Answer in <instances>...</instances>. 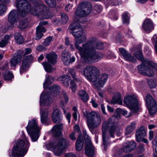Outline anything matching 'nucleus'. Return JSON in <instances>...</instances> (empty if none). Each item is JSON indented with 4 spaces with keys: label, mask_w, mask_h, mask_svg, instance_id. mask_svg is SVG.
<instances>
[{
    "label": "nucleus",
    "mask_w": 157,
    "mask_h": 157,
    "mask_svg": "<svg viewBox=\"0 0 157 157\" xmlns=\"http://www.w3.org/2000/svg\"><path fill=\"white\" fill-rule=\"evenodd\" d=\"M124 103L129 109L136 112L139 109L138 102L135 96H128L124 97Z\"/></svg>",
    "instance_id": "obj_10"
},
{
    "label": "nucleus",
    "mask_w": 157,
    "mask_h": 157,
    "mask_svg": "<svg viewBox=\"0 0 157 157\" xmlns=\"http://www.w3.org/2000/svg\"><path fill=\"white\" fill-rule=\"evenodd\" d=\"M4 79L5 80H10L13 78V75L11 72L9 71H6L2 73Z\"/></svg>",
    "instance_id": "obj_36"
},
{
    "label": "nucleus",
    "mask_w": 157,
    "mask_h": 157,
    "mask_svg": "<svg viewBox=\"0 0 157 157\" xmlns=\"http://www.w3.org/2000/svg\"><path fill=\"white\" fill-rule=\"evenodd\" d=\"M46 58L49 62L54 65L57 61V55L55 52H52L47 54Z\"/></svg>",
    "instance_id": "obj_25"
},
{
    "label": "nucleus",
    "mask_w": 157,
    "mask_h": 157,
    "mask_svg": "<svg viewBox=\"0 0 157 157\" xmlns=\"http://www.w3.org/2000/svg\"><path fill=\"white\" fill-rule=\"evenodd\" d=\"M33 57L31 55L26 56L23 59L20 69L21 74L29 69L30 64L33 61Z\"/></svg>",
    "instance_id": "obj_15"
},
{
    "label": "nucleus",
    "mask_w": 157,
    "mask_h": 157,
    "mask_svg": "<svg viewBox=\"0 0 157 157\" xmlns=\"http://www.w3.org/2000/svg\"><path fill=\"white\" fill-rule=\"evenodd\" d=\"M52 40V38L51 37H48L43 42V44L45 46H48L49 45Z\"/></svg>",
    "instance_id": "obj_50"
},
{
    "label": "nucleus",
    "mask_w": 157,
    "mask_h": 157,
    "mask_svg": "<svg viewBox=\"0 0 157 157\" xmlns=\"http://www.w3.org/2000/svg\"><path fill=\"white\" fill-rule=\"evenodd\" d=\"M145 101L150 114L154 115L157 112V105L155 101L151 95L147 94L146 97Z\"/></svg>",
    "instance_id": "obj_12"
},
{
    "label": "nucleus",
    "mask_w": 157,
    "mask_h": 157,
    "mask_svg": "<svg viewBox=\"0 0 157 157\" xmlns=\"http://www.w3.org/2000/svg\"><path fill=\"white\" fill-rule=\"evenodd\" d=\"M48 24L47 21H41L39 24V25L37 27L39 28L40 29V28L44 27L43 26V25H45Z\"/></svg>",
    "instance_id": "obj_62"
},
{
    "label": "nucleus",
    "mask_w": 157,
    "mask_h": 157,
    "mask_svg": "<svg viewBox=\"0 0 157 157\" xmlns=\"http://www.w3.org/2000/svg\"><path fill=\"white\" fill-rule=\"evenodd\" d=\"M40 113L41 122L42 123H45L48 120V111L46 110H42L41 107Z\"/></svg>",
    "instance_id": "obj_29"
},
{
    "label": "nucleus",
    "mask_w": 157,
    "mask_h": 157,
    "mask_svg": "<svg viewBox=\"0 0 157 157\" xmlns=\"http://www.w3.org/2000/svg\"><path fill=\"white\" fill-rule=\"evenodd\" d=\"M119 50L120 53L123 57L128 53L124 48H120Z\"/></svg>",
    "instance_id": "obj_55"
},
{
    "label": "nucleus",
    "mask_w": 157,
    "mask_h": 157,
    "mask_svg": "<svg viewBox=\"0 0 157 157\" xmlns=\"http://www.w3.org/2000/svg\"><path fill=\"white\" fill-rule=\"evenodd\" d=\"M74 130L75 133H78V134H80V128L79 126L78 125H76L74 127Z\"/></svg>",
    "instance_id": "obj_63"
},
{
    "label": "nucleus",
    "mask_w": 157,
    "mask_h": 157,
    "mask_svg": "<svg viewBox=\"0 0 157 157\" xmlns=\"http://www.w3.org/2000/svg\"><path fill=\"white\" fill-rule=\"evenodd\" d=\"M18 13V11L16 10H12L10 12L8 17V21L10 23L12 24L17 23L19 17Z\"/></svg>",
    "instance_id": "obj_19"
},
{
    "label": "nucleus",
    "mask_w": 157,
    "mask_h": 157,
    "mask_svg": "<svg viewBox=\"0 0 157 157\" xmlns=\"http://www.w3.org/2000/svg\"><path fill=\"white\" fill-rule=\"evenodd\" d=\"M148 83L149 87L151 88H155L157 85L156 82H155L152 79H151L149 80L148 81Z\"/></svg>",
    "instance_id": "obj_48"
},
{
    "label": "nucleus",
    "mask_w": 157,
    "mask_h": 157,
    "mask_svg": "<svg viewBox=\"0 0 157 157\" xmlns=\"http://www.w3.org/2000/svg\"><path fill=\"white\" fill-rule=\"evenodd\" d=\"M83 134L86 140L85 154L89 157H94V149L90 141V137L87 134L86 131H84Z\"/></svg>",
    "instance_id": "obj_11"
},
{
    "label": "nucleus",
    "mask_w": 157,
    "mask_h": 157,
    "mask_svg": "<svg viewBox=\"0 0 157 157\" xmlns=\"http://www.w3.org/2000/svg\"><path fill=\"white\" fill-rule=\"evenodd\" d=\"M70 33L72 34L75 38H79L83 36V31L82 28H80L78 31H71Z\"/></svg>",
    "instance_id": "obj_38"
},
{
    "label": "nucleus",
    "mask_w": 157,
    "mask_h": 157,
    "mask_svg": "<svg viewBox=\"0 0 157 157\" xmlns=\"http://www.w3.org/2000/svg\"><path fill=\"white\" fill-rule=\"evenodd\" d=\"M136 123L132 122L130 125H128L126 128L125 131V135H129L132 133L135 128Z\"/></svg>",
    "instance_id": "obj_32"
},
{
    "label": "nucleus",
    "mask_w": 157,
    "mask_h": 157,
    "mask_svg": "<svg viewBox=\"0 0 157 157\" xmlns=\"http://www.w3.org/2000/svg\"><path fill=\"white\" fill-rule=\"evenodd\" d=\"M137 151L139 153L143 152L144 150V145L142 144H140L137 148Z\"/></svg>",
    "instance_id": "obj_56"
},
{
    "label": "nucleus",
    "mask_w": 157,
    "mask_h": 157,
    "mask_svg": "<svg viewBox=\"0 0 157 157\" xmlns=\"http://www.w3.org/2000/svg\"><path fill=\"white\" fill-rule=\"evenodd\" d=\"M52 119L55 123H59L60 122L61 115L59 110L58 109H54L52 114Z\"/></svg>",
    "instance_id": "obj_26"
},
{
    "label": "nucleus",
    "mask_w": 157,
    "mask_h": 157,
    "mask_svg": "<svg viewBox=\"0 0 157 157\" xmlns=\"http://www.w3.org/2000/svg\"><path fill=\"white\" fill-rule=\"evenodd\" d=\"M7 8L6 5L2 3H0V15H1L7 10Z\"/></svg>",
    "instance_id": "obj_47"
},
{
    "label": "nucleus",
    "mask_w": 157,
    "mask_h": 157,
    "mask_svg": "<svg viewBox=\"0 0 157 157\" xmlns=\"http://www.w3.org/2000/svg\"><path fill=\"white\" fill-rule=\"evenodd\" d=\"M19 23V27L21 29L26 28L29 25V22L27 19L21 20Z\"/></svg>",
    "instance_id": "obj_41"
},
{
    "label": "nucleus",
    "mask_w": 157,
    "mask_h": 157,
    "mask_svg": "<svg viewBox=\"0 0 157 157\" xmlns=\"http://www.w3.org/2000/svg\"><path fill=\"white\" fill-rule=\"evenodd\" d=\"M22 55V52L21 50L15 53L10 60V63L11 65L15 67L18 64L20 63L21 61Z\"/></svg>",
    "instance_id": "obj_17"
},
{
    "label": "nucleus",
    "mask_w": 157,
    "mask_h": 157,
    "mask_svg": "<svg viewBox=\"0 0 157 157\" xmlns=\"http://www.w3.org/2000/svg\"><path fill=\"white\" fill-rule=\"evenodd\" d=\"M146 135V132L145 130L144 127L141 126L138 130L136 133V141L140 142L141 140V137H144Z\"/></svg>",
    "instance_id": "obj_24"
},
{
    "label": "nucleus",
    "mask_w": 157,
    "mask_h": 157,
    "mask_svg": "<svg viewBox=\"0 0 157 157\" xmlns=\"http://www.w3.org/2000/svg\"><path fill=\"white\" fill-rule=\"evenodd\" d=\"M71 86L72 91L75 93L76 89L77 86L75 83L72 80L70 82Z\"/></svg>",
    "instance_id": "obj_51"
},
{
    "label": "nucleus",
    "mask_w": 157,
    "mask_h": 157,
    "mask_svg": "<svg viewBox=\"0 0 157 157\" xmlns=\"http://www.w3.org/2000/svg\"><path fill=\"white\" fill-rule=\"evenodd\" d=\"M45 2L47 5L51 8H55L56 6V0H47Z\"/></svg>",
    "instance_id": "obj_43"
},
{
    "label": "nucleus",
    "mask_w": 157,
    "mask_h": 157,
    "mask_svg": "<svg viewBox=\"0 0 157 157\" xmlns=\"http://www.w3.org/2000/svg\"><path fill=\"white\" fill-rule=\"evenodd\" d=\"M89 43L90 44H87L83 45L85 48H93L96 50V49H102L104 48L103 43L98 41L96 37H92L89 38Z\"/></svg>",
    "instance_id": "obj_13"
},
{
    "label": "nucleus",
    "mask_w": 157,
    "mask_h": 157,
    "mask_svg": "<svg viewBox=\"0 0 157 157\" xmlns=\"http://www.w3.org/2000/svg\"><path fill=\"white\" fill-rule=\"evenodd\" d=\"M16 6L20 16L24 17L28 12L38 17L44 18H49V8L44 3L36 2L32 6L26 0H17Z\"/></svg>",
    "instance_id": "obj_1"
},
{
    "label": "nucleus",
    "mask_w": 157,
    "mask_h": 157,
    "mask_svg": "<svg viewBox=\"0 0 157 157\" xmlns=\"http://www.w3.org/2000/svg\"><path fill=\"white\" fill-rule=\"evenodd\" d=\"M53 81V79L52 76L48 75L47 76L45 82L43 84L44 88H47L48 85L51 84Z\"/></svg>",
    "instance_id": "obj_39"
},
{
    "label": "nucleus",
    "mask_w": 157,
    "mask_h": 157,
    "mask_svg": "<svg viewBox=\"0 0 157 157\" xmlns=\"http://www.w3.org/2000/svg\"><path fill=\"white\" fill-rule=\"evenodd\" d=\"M86 37L85 35H83L80 38H75V46L76 49H77L79 51V53L81 56L84 53L86 52V48L84 45L89 44H90L89 43V39L88 40L87 42L83 44L82 45V47H80L79 45V44H81L84 42L86 40Z\"/></svg>",
    "instance_id": "obj_14"
},
{
    "label": "nucleus",
    "mask_w": 157,
    "mask_h": 157,
    "mask_svg": "<svg viewBox=\"0 0 157 157\" xmlns=\"http://www.w3.org/2000/svg\"><path fill=\"white\" fill-rule=\"evenodd\" d=\"M142 28L147 32L150 33L154 29V25L151 21L149 19H146L143 23Z\"/></svg>",
    "instance_id": "obj_20"
},
{
    "label": "nucleus",
    "mask_w": 157,
    "mask_h": 157,
    "mask_svg": "<svg viewBox=\"0 0 157 157\" xmlns=\"http://www.w3.org/2000/svg\"><path fill=\"white\" fill-rule=\"evenodd\" d=\"M69 145L68 142L65 138L61 137L47 144L46 147L48 149L52 150L56 155H59Z\"/></svg>",
    "instance_id": "obj_6"
},
{
    "label": "nucleus",
    "mask_w": 157,
    "mask_h": 157,
    "mask_svg": "<svg viewBox=\"0 0 157 157\" xmlns=\"http://www.w3.org/2000/svg\"><path fill=\"white\" fill-rule=\"evenodd\" d=\"M76 134V133L75 132H72L70 134L69 136L70 139L72 140H75L76 139V138L75 136Z\"/></svg>",
    "instance_id": "obj_59"
},
{
    "label": "nucleus",
    "mask_w": 157,
    "mask_h": 157,
    "mask_svg": "<svg viewBox=\"0 0 157 157\" xmlns=\"http://www.w3.org/2000/svg\"><path fill=\"white\" fill-rule=\"evenodd\" d=\"M84 66V64L82 62L80 63L76 66L77 69H82Z\"/></svg>",
    "instance_id": "obj_61"
},
{
    "label": "nucleus",
    "mask_w": 157,
    "mask_h": 157,
    "mask_svg": "<svg viewBox=\"0 0 157 157\" xmlns=\"http://www.w3.org/2000/svg\"><path fill=\"white\" fill-rule=\"evenodd\" d=\"M123 57L126 60L131 61L132 62L135 63L136 61V59L134 57L128 52Z\"/></svg>",
    "instance_id": "obj_42"
},
{
    "label": "nucleus",
    "mask_w": 157,
    "mask_h": 157,
    "mask_svg": "<svg viewBox=\"0 0 157 157\" xmlns=\"http://www.w3.org/2000/svg\"><path fill=\"white\" fill-rule=\"evenodd\" d=\"M83 75L90 81L94 82L97 88L103 86L108 78V75L106 74H99V71L93 66H88L83 70Z\"/></svg>",
    "instance_id": "obj_3"
},
{
    "label": "nucleus",
    "mask_w": 157,
    "mask_h": 157,
    "mask_svg": "<svg viewBox=\"0 0 157 157\" xmlns=\"http://www.w3.org/2000/svg\"><path fill=\"white\" fill-rule=\"evenodd\" d=\"M123 21L124 24H128L129 22V17L127 13H124L122 15Z\"/></svg>",
    "instance_id": "obj_49"
},
{
    "label": "nucleus",
    "mask_w": 157,
    "mask_h": 157,
    "mask_svg": "<svg viewBox=\"0 0 157 157\" xmlns=\"http://www.w3.org/2000/svg\"><path fill=\"white\" fill-rule=\"evenodd\" d=\"M152 144L155 147L157 146V135H155L152 141Z\"/></svg>",
    "instance_id": "obj_64"
},
{
    "label": "nucleus",
    "mask_w": 157,
    "mask_h": 157,
    "mask_svg": "<svg viewBox=\"0 0 157 157\" xmlns=\"http://www.w3.org/2000/svg\"><path fill=\"white\" fill-rule=\"evenodd\" d=\"M82 113L84 117L87 119V126L92 133L94 129L98 127L101 122L100 116L96 112H88L86 109H83Z\"/></svg>",
    "instance_id": "obj_5"
},
{
    "label": "nucleus",
    "mask_w": 157,
    "mask_h": 157,
    "mask_svg": "<svg viewBox=\"0 0 157 157\" xmlns=\"http://www.w3.org/2000/svg\"><path fill=\"white\" fill-rule=\"evenodd\" d=\"M112 104L118 103L122 105V100L121 97V94L119 93H115L111 100Z\"/></svg>",
    "instance_id": "obj_27"
},
{
    "label": "nucleus",
    "mask_w": 157,
    "mask_h": 157,
    "mask_svg": "<svg viewBox=\"0 0 157 157\" xmlns=\"http://www.w3.org/2000/svg\"><path fill=\"white\" fill-rule=\"evenodd\" d=\"M120 116L118 112H116L113 116L109 118L107 122H104L102 124V145L105 150L107 149L106 147L109 144V136L114 138L115 135L117 136L121 135V132L118 128V126L114 121L115 118H118Z\"/></svg>",
    "instance_id": "obj_2"
},
{
    "label": "nucleus",
    "mask_w": 157,
    "mask_h": 157,
    "mask_svg": "<svg viewBox=\"0 0 157 157\" xmlns=\"http://www.w3.org/2000/svg\"><path fill=\"white\" fill-rule=\"evenodd\" d=\"M12 37L11 35H6L4 38L3 40L5 42H6V43L7 44L8 43V40L10 39V38Z\"/></svg>",
    "instance_id": "obj_58"
},
{
    "label": "nucleus",
    "mask_w": 157,
    "mask_h": 157,
    "mask_svg": "<svg viewBox=\"0 0 157 157\" xmlns=\"http://www.w3.org/2000/svg\"><path fill=\"white\" fill-rule=\"evenodd\" d=\"M61 20L63 24H65L67 23L68 20L67 16L66 14L62 13H61Z\"/></svg>",
    "instance_id": "obj_46"
},
{
    "label": "nucleus",
    "mask_w": 157,
    "mask_h": 157,
    "mask_svg": "<svg viewBox=\"0 0 157 157\" xmlns=\"http://www.w3.org/2000/svg\"><path fill=\"white\" fill-rule=\"evenodd\" d=\"M63 128V124H62L54 125L52 130V135L55 137L59 136L62 133L61 130Z\"/></svg>",
    "instance_id": "obj_22"
},
{
    "label": "nucleus",
    "mask_w": 157,
    "mask_h": 157,
    "mask_svg": "<svg viewBox=\"0 0 157 157\" xmlns=\"http://www.w3.org/2000/svg\"><path fill=\"white\" fill-rule=\"evenodd\" d=\"M70 59V55L68 52L65 51H63L62 54V59L65 65H69Z\"/></svg>",
    "instance_id": "obj_31"
},
{
    "label": "nucleus",
    "mask_w": 157,
    "mask_h": 157,
    "mask_svg": "<svg viewBox=\"0 0 157 157\" xmlns=\"http://www.w3.org/2000/svg\"><path fill=\"white\" fill-rule=\"evenodd\" d=\"M52 96H51L50 92L43 93L40 97V103L42 102V104L44 105H50L52 101Z\"/></svg>",
    "instance_id": "obj_16"
},
{
    "label": "nucleus",
    "mask_w": 157,
    "mask_h": 157,
    "mask_svg": "<svg viewBox=\"0 0 157 157\" xmlns=\"http://www.w3.org/2000/svg\"><path fill=\"white\" fill-rule=\"evenodd\" d=\"M22 138L23 140H17L14 145L12 153L14 157H23L28 151L29 143L24 133Z\"/></svg>",
    "instance_id": "obj_4"
},
{
    "label": "nucleus",
    "mask_w": 157,
    "mask_h": 157,
    "mask_svg": "<svg viewBox=\"0 0 157 157\" xmlns=\"http://www.w3.org/2000/svg\"><path fill=\"white\" fill-rule=\"evenodd\" d=\"M92 8V5L90 2L87 1L82 2L79 4L75 11V14L79 17H85L90 13Z\"/></svg>",
    "instance_id": "obj_9"
},
{
    "label": "nucleus",
    "mask_w": 157,
    "mask_h": 157,
    "mask_svg": "<svg viewBox=\"0 0 157 157\" xmlns=\"http://www.w3.org/2000/svg\"><path fill=\"white\" fill-rule=\"evenodd\" d=\"M136 143L133 141L128 142L124 145L122 148V151L125 152H129L134 150L136 147Z\"/></svg>",
    "instance_id": "obj_18"
},
{
    "label": "nucleus",
    "mask_w": 157,
    "mask_h": 157,
    "mask_svg": "<svg viewBox=\"0 0 157 157\" xmlns=\"http://www.w3.org/2000/svg\"><path fill=\"white\" fill-rule=\"evenodd\" d=\"M71 77L67 75H63L59 77V80L63 82L67 79H71Z\"/></svg>",
    "instance_id": "obj_52"
},
{
    "label": "nucleus",
    "mask_w": 157,
    "mask_h": 157,
    "mask_svg": "<svg viewBox=\"0 0 157 157\" xmlns=\"http://www.w3.org/2000/svg\"><path fill=\"white\" fill-rule=\"evenodd\" d=\"M84 141L82 138V135H79L76 142V148L77 151H81L83 147Z\"/></svg>",
    "instance_id": "obj_28"
},
{
    "label": "nucleus",
    "mask_w": 157,
    "mask_h": 157,
    "mask_svg": "<svg viewBox=\"0 0 157 157\" xmlns=\"http://www.w3.org/2000/svg\"><path fill=\"white\" fill-rule=\"evenodd\" d=\"M68 72L71 75L72 77L74 80L77 82L79 81L78 78H77L76 73L74 69L72 68H69L68 70Z\"/></svg>",
    "instance_id": "obj_44"
},
{
    "label": "nucleus",
    "mask_w": 157,
    "mask_h": 157,
    "mask_svg": "<svg viewBox=\"0 0 157 157\" xmlns=\"http://www.w3.org/2000/svg\"><path fill=\"white\" fill-rule=\"evenodd\" d=\"M26 129L32 141H36L39 136L40 128L37 125L36 120L33 119L29 121Z\"/></svg>",
    "instance_id": "obj_8"
},
{
    "label": "nucleus",
    "mask_w": 157,
    "mask_h": 157,
    "mask_svg": "<svg viewBox=\"0 0 157 157\" xmlns=\"http://www.w3.org/2000/svg\"><path fill=\"white\" fill-rule=\"evenodd\" d=\"M42 64L43 66L45 71L48 72L52 73L54 70H56L55 68H53L52 66L48 62H43Z\"/></svg>",
    "instance_id": "obj_34"
},
{
    "label": "nucleus",
    "mask_w": 157,
    "mask_h": 157,
    "mask_svg": "<svg viewBox=\"0 0 157 157\" xmlns=\"http://www.w3.org/2000/svg\"><path fill=\"white\" fill-rule=\"evenodd\" d=\"M78 95L79 98L85 102L87 101L89 99L87 94L84 90H79Z\"/></svg>",
    "instance_id": "obj_33"
},
{
    "label": "nucleus",
    "mask_w": 157,
    "mask_h": 157,
    "mask_svg": "<svg viewBox=\"0 0 157 157\" xmlns=\"http://www.w3.org/2000/svg\"><path fill=\"white\" fill-rule=\"evenodd\" d=\"M148 68V66L144 63H142L138 66V70L139 73L141 74L142 71L145 72V70Z\"/></svg>",
    "instance_id": "obj_45"
},
{
    "label": "nucleus",
    "mask_w": 157,
    "mask_h": 157,
    "mask_svg": "<svg viewBox=\"0 0 157 157\" xmlns=\"http://www.w3.org/2000/svg\"><path fill=\"white\" fill-rule=\"evenodd\" d=\"M60 88L59 87L56 85H54L52 86H51L48 89V93L50 92L51 96L53 97L57 96L59 93Z\"/></svg>",
    "instance_id": "obj_23"
},
{
    "label": "nucleus",
    "mask_w": 157,
    "mask_h": 157,
    "mask_svg": "<svg viewBox=\"0 0 157 157\" xmlns=\"http://www.w3.org/2000/svg\"><path fill=\"white\" fill-rule=\"evenodd\" d=\"M36 50L39 52L45 51L46 48L42 45H39L36 48Z\"/></svg>",
    "instance_id": "obj_53"
},
{
    "label": "nucleus",
    "mask_w": 157,
    "mask_h": 157,
    "mask_svg": "<svg viewBox=\"0 0 157 157\" xmlns=\"http://www.w3.org/2000/svg\"><path fill=\"white\" fill-rule=\"evenodd\" d=\"M149 66L145 72L142 71L141 74L143 75L149 77H152L154 75V74L153 70V67L155 66V64L153 63L149 62H148Z\"/></svg>",
    "instance_id": "obj_21"
},
{
    "label": "nucleus",
    "mask_w": 157,
    "mask_h": 157,
    "mask_svg": "<svg viewBox=\"0 0 157 157\" xmlns=\"http://www.w3.org/2000/svg\"><path fill=\"white\" fill-rule=\"evenodd\" d=\"M14 38L16 41L19 44H22L23 41L24 39L22 36L19 33H16L14 34Z\"/></svg>",
    "instance_id": "obj_40"
},
{
    "label": "nucleus",
    "mask_w": 157,
    "mask_h": 157,
    "mask_svg": "<svg viewBox=\"0 0 157 157\" xmlns=\"http://www.w3.org/2000/svg\"><path fill=\"white\" fill-rule=\"evenodd\" d=\"M80 28L81 25L79 24L78 22H75L70 25L68 29L71 31H75V30L78 29Z\"/></svg>",
    "instance_id": "obj_37"
},
{
    "label": "nucleus",
    "mask_w": 157,
    "mask_h": 157,
    "mask_svg": "<svg viewBox=\"0 0 157 157\" xmlns=\"http://www.w3.org/2000/svg\"><path fill=\"white\" fill-rule=\"evenodd\" d=\"M94 10L97 12L100 13L102 10V7L99 5H95L94 7Z\"/></svg>",
    "instance_id": "obj_57"
},
{
    "label": "nucleus",
    "mask_w": 157,
    "mask_h": 157,
    "mask_svg": "<svg viewBox=\"0 0 157 157\" xmlns=\"http://www.w3.org/2000/svg\"><path fill=\"white\" fill-rule=\"evenodd\" d=\"M53 24L55 25H59L63 24L61 20L56 19L53 22Z\"/></svg>",
    "instance_id": "obj_60"
},
{
    "label": "nucleus",
    "mask_w": 157,
    "mask_h": 157,
    "mask_svg": "<svg viewBox=\"0 0 157 157\" xmlns=\"http://www.w3.org/2000/svg\"><path fill=\"white\" fill-rule=\"evenodd\" d=\"M61 96H63L64 98L65 102H67L68 101V98L66 93L64 91H62L61 94Z\"/></svg>",
    "instance_id": "obj_54"
},
{
    "label": "nucleus",
    "mask_w": 157,
    "mask_h": 157,
    "mask_svg": "<svg viewBox=\"0 0 157 157\" xmlns=\"http://www.w3.org/2000/svg\"><path fill=\"white\" fill-rule=\"evenodd\" d=\"M84 61L87 63L97 62L103 57L101 52H97L93 48H86V52L81 56Z\"/></svg>",
    "instance_id": "obj_7"
},
{
    "label": "nucleus",
    "mask_w": 157,
    "mask_h": 157,
    "mask_svg": "<svg viewBox=\"0 0 157 157\" xmlns=\"http://www.w3.org/2000/svg\"><path fill=\"white\" fill-rule=\"evenodd\" d=\"M133 54L136 58L141 61H144V59L140 48H137L133 53Z\"/></svg>",
    "instance_id": "obj_30"
},
{
    "label": "nucleus",
    "mask_w": 157,
    "mask_h": 157,
    "mask_svg": "<svg viewBox=\"0 0 157 157\" xmlns=\"http://www.w3.org/2000/svg\"><path fill=\"white\" fill-rule=\"evenodd\" d=\"M36 30V40H38L40 39L42 37L43 35L42 32H45L46 30L44 27H41L40 29L37 27Z\"/></svg>",
    "instance_id": "obj_35"
}]
</instances>
